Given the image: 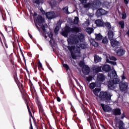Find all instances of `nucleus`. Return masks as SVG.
<instances>
[{"label": "nucleus", "mask_w": 129, "mask_h": 129, "mask_svg": "<svg viewBox=\"0 0 129 129\" xmlns=\"http://www.w3.org/2000/svg\"><path fill=\"white\" fill-rule=\"evenodd\" d=\"M81 31V28L77 27L76 26H74L71 28L68 26H66L64 27V31L61 32V35L63 37H68V33L71 32L72 33H80Z\"/></svg>", "instance_id": "f257e3e1"}, {"label": "nucleus", "mask_w": 129, "mask_h": 129, "mask_svg": "<svg viewBox=\"0 0 129 129\" xmlns=\"http://www.w3.org/2000/svg\"><path fill=\"white\" fill-rule=\"evenodd\" d=\"M111 93L107 92V91H101L100 92L99 94V98L102 101H105V102H110V100H111Z\"/></svg>", "instance_id": "f03ea898"}, {"label": "nucleus", "mask_w": 129, "mask_h": 129, "mask_svg": "<svg viewBox=\"0 0 129 129\" xmlns=\"http://www.w3.org/2000/svg\"><path fill=\"white\" fill-rule=\"evenodd\" d=\"M112 113L113 115H115V116L117 115H121L120 116L118 117V118H119V119H123V118L125 117V114L124 113V112H123L121 114V110H120L119 108H116L114 109H113L112 111Z\"/></svg>", "instance_id": "7ed1b4c3"}, {"label": "nucleus", "mask_w": 129, "mask_h": 129, "mask_svg": "<svg viewBox=\"0 0 129 129\" xmlns=\"http://www.w3.org/2000/svg\"><path fill=\"white\" fill-rule=\"evenodd\" d=\"M27 107L30 115L29 121L30 122V126L29 127V129H34L33 128V124H32V119H31V117H32L35 126L36 127H38V126H37V123H36V118H35V117L33 116V114H32V112H31V109H30V107L29 106V105L27 104Z\"/></svg>", "instance_id": "20e7f679"}, {"label": "nucleus", "mask_w": 129, "mask_h": 129, "mask_svg": "<svg viewBox=\"0 0 129 129\" xmlns=\"http://www.w3.org/2000/svg\"><path fill=\"white\" fill-rule=\"evenodd\" d=\"M27 107L30 115L29 121L30 122V126L29 127V129H34L33 128V124H32V119H31V117H32L35 126L36 127H38V126H37V123H36V118H35V117L33 116V114H32V112H31V109H30V107L29 106V105L27 104Z\"/></svg>", "instance_id": "39448f33"}, {"label": "nucleus", "mask_w": 129, "mask_h": 129, "mask_svg": "<svg viewBox=\"0 0 129 129\" xmlns=\"http://www.w3.org/2000/svg\"><path fill=\"white\" fill-rule=\"evenodd\" d=\"M20 91L22 93V97L24 99V101L25 104H26V106L29 105V96L27 94V92H26V90L25 89H22V90H20Z\"/></svg>", "instance_id": "423d86ee"}, {"label": "nucleus", "mask_w": 129, "mask_h": 129, "mask_svg": "<svg viewBox=\"0 0 129 129\" xmlns=\"http://www.w3.org/2000/svg\"><path fill=\"white\" fill-rule=\"evenodd\" d=\"M5 30L7 33H9L10 36H12V34L13 35V37L15 39H17V35H16V32L14 31V28L12 27H8L6 26Z\"/></svg>", "instance_id": "0eeeda50"}, {"label": "nucleus", "mask_w": 129, "mask_h": 129, "mask_svg": "<svg viewBox=\"0 0 129 129\" xmlns=\"http://www.w3.org/2000/svg\"><path fill=\"white\" fill-rule=\"evenodd\" d=\"M120 90L121 91H126L127 88H128V83L127 82H120L119 85Z\"/></svg>", "instance_id": "6e6552de"}, {"label": "nucleus", "mask_w": 129, "mask_h": 129, "mask_svg": "<svg viewBox=\"0 0 129 129\" xmlns=\"http://www.w3.org/2000/svg\"><path fill=\"white\" fill-rule=\"evenodd\" d=\"M87 117L88 121H89L92 128H94V127H95V123H94V121L92 118V115L91 114H88Z\"/></svg>", "instance_id": "1a4fd4ad"}, {"label": "nucleus", "mask_w": 129, "mask_h": 129, "mask_svg": "<svg viewBox=\"0 0 129 129\" xmlns=\"http://www.w3.org/2000/svg\"><path fill=\"white\" fill-rule=\"evenodd\" d=\"M111 46L114 48L116 50V49H118L119 48V46H120V43L119 42V41H117L114 39H113V40L110 41Z\"/></svg>", "instance_id": "9d476101"}, {"label": "nucleus", "mask_w": 129, "mask_h": 129, "mask_svg": "<svg viewBox=\"0 0 129 129\" xmlns=\"http://www.w3.org/2000/svg\"><path fill=\"white\" fill-rule=\"evenodd\" d=\"M104 15H106V11L100 8L97 10L96 12V16L99 18V17H101V16H104Z\"/></svg>", "instance_id": "9b49d317"}, {"label": "nucleus", "mask_w": 129, "mask_h": 129, "mask_svg": "<svg viewBox=\"0 0 129 129\" xmlns=\"http://www.w3.org/2000/svg\"><path fill=\"white\" fill-rule=\"evenodd\" d=\"M100 106L104 112H110V111H111V108L109 106L105 105L103 103H101Z\"/></svg>", "instance_id": "f8f14e48"}, {"label": "nucleus", "mask_w": 129, "mask_h": 129, "mask_svg": "<svg viewBox=\"0 0 129 129\" xmlns=\"http://www.w3.org/2000/svg\"><path fill=\"white\" fill-rule=\"evenodd\" d=\"M36 22L38 24V25H41V24H43L45 23V19L42 16L39 15L38 17L36 18Z\"/></svg>", "instance_id": "ddd939ff"}, {"label": "nucleus", "mask_w": 129, "mask_h": 129, "mask_svg": "<svg viewBox=\"0 0 129 129\" xmlns=\"http://www.w3.org/2000/svg\"><path fill=\"white\" fill-rule=\"evenodd\" d=\"M97 80L100 82H103L105 80V76L103 74L99 73L97 75Z\"/></svg>", "instance_id": "4468645a"}, {"label": "nucleus", "mask_w": 129, "mask_h": 129, "mask_svg": "<svg viewBox=\"0 0 129 129\" xmlns=\"http://www.w3.org/2000/svg\"><path fill=\"white\" fill-rule=\"evenodd\" d=\"M2 39L3 40V42L5 44L6 48L8 49L9 47L8 46V44H7V41H6V38H5V36H4V34H3V33H2V32L0 31V42L1 44H3V41H2Z\"/></svg>", "instance_id": "2eb2a0df"}, {"label": "nucleus", "mask_w": 129, "mask_h": 129, "mask_svg": "<svg viewBox=\"0 0 129 129\" xmlns=\"http://www.w3.org/2000/svg\"><path fill=\"white\" fill-rule=\"evenodd\" d=\"M108 38L110 42L114 40L113 37H114V33L111 30H109L108 31Z\"/></svg>", "instance_id": "dca6fc26"}, {"label": "nucleus", "mask_w": 129, "mask_h": 129, "mask_svg": "<svg viewBox=\"0 0 129 129\" xmlns=\"http://www.w3.org/2000/svg\"><path fill=\"white\" fill-rule=\"evenodd\" d=\"M102 70L104 72H109L111 70V67L108 64H104L102 66Z\"/></svg>", "instance_id": "f3484780"}, {"label": "nucleus", "mask_w": 129, "mask_h": 129, "mask_svg": "<svg viewBox=\"0 0 129 129\" xmlns=\"http://www.w3.org/2000/svg\"><path fill=\"white\" fill-rule=\"evenodd\" d=\"M82 72L84 75H88L90 73V68L88 66L85 65L84 67V70H82Z\"/></svg>", "instance_id": "a211bd4d"}, {"label": "nucleus", "mask_w": 129, "mask_h": 129, "mask_svg": "<svg viewBox=\"0 0 129 129\" xmlns=\"http://www.w3.org/2000/svg\"><path fill=\"white\" fill-rule=\"evenodd\" d=\"M108 76L110 78V79H114L115 77H117V74H116V71L114 70L111 73L108 74Z\"/></svg>", "instance_id": "6ab92c4d"}, {"label": "nucleus", "mask_w": 129, "mask_h": 129, "mask_svg": "<svg viewBox=\"0 0 129 129\" xmlns=\"http://www.w3.org/2000/svg\"><path fill=\"white\" fill-rule=\"evenodd\" d=\"M29 86L32 93H35V94H37V91H36V89H35V87L34 86L33 83H32V81H31V80H29Z\"/></svg>", "instance_id": "aec40b11"}, {"label": "nucleus", "mask_w": 129, "mask_h": 129, "mask_svg": "<svg viewBox=\"0 0 129 129\" xmlns=\"http://www.w3.org/2000/svg\"><path fill=\"white\" fill-rule=\"evenodd\" d=\"M116 53L117 56H123L125 54V50L123 48H119Z\"/></svg>", "instance_id": "412c9836"}, {"label": "nucleus", "mask_w": 129, "mask_h": 129, "mask_svg": "<svg viewBox=\"0 0 129 129\" xmlns=\"http://www.w3.org/2000/svg\"><path fill=\"white\" fill-rule=\"evenodd\" d=\"M48 37L50 39V40L49 41L50 45H51V46H53V44L55 43V40L53 39V37H54V35L53 34V33L50 32L48 34Z\"/></svg>", "instance_id": "4be33fe9"}, {"label": "nucleus", "mask_w": 129, "mask_h": 129, "mask_svg": "<svg viewBox=\"0 0 129 129\" xmlns=\"http://www.w3.org/2000/svg\"><path fill=\"white\" fill-rule=\"evenodd\" d=\"M95 24L97 27H104V22H102L101 20L98 19L96 20Z\"/></svg>", "instance_id": "5701e85b"}, {"label": "nucleus", "mask_w": 129, "mask_h": 129, "mask_svg": "<svg viewBox=\"0 0 129 129\" xmlns=\"http://www.w3.org/2000/svg\"><path fill=\"white\" fill-rule=\"evenodd\" d=\"M45 16L48 20H52L54 18L53 16V12H47L45 13Z\"/></svg>", "instance_id": "b1692460"}, {"label": "nucleus", "mask_w": 129, "mask_h": 129, "mask_svg": "<svg viewBox=\"0 0 129 129\" xmlns=\"http://www.w3.org/2000/svg\"><path fill=\"white\" fill-rule=\"evenodd\" d=\"M38 106L39 110V112L41 113V114H44V109L43 108V106H42V104L41 103L39 102L38 103Z\"/></svg>", "instance_id": "393cba45"}, {"label": "nucleus", "mask_w": 129, "mask_h": 129, "mask_svg": "<svg viewBox=\"0 0 129 129\" xmlns=\"http://www.w3.org/2000/svg\"><path fill=\"white\" fill-rule=\"evenodd\" d=\"M95 39L97 40V41H100V40H102L103 38V36L101 35V34H95Z\"/></svg>", "instance_id": "a878e982"}, {"label": "nucleus", "mask_w": 129, "mask_h": 129, "mask_svg": "<svg viewBox=\"0 0 129 129\" xmlns=\"http://www.w3.org/2000/svg\"><path fill=\"white\" fill-rule=\"evenodd\" d=\"M113 85H114V83L113 80H110L108 82V87L110 89L113 88Z\"/></svg>", "instance_id": "bb28decb"}, {"label": "nucleus", "mask_w": 129, "mask_h": 129, "mask_svg": "<svg viewBox=\"0 0 129 129\" xmlns=\"http://www.w3.org/2000/svg\"><path fill=\"white\" fill-rule=\"evenodd\" d=\"M100 61H101V57H99L98 55H95L94 61L95 63H98V62H100Z\"/></svg>", "instance_id": "cd10ccee"}, {"label": "nucleus", "mask_w": 129, "mask_h": 129, "mask_svg": "<svg viewBox=\"0 0 129 129\" xmlns=\"http://www.w3.org/2000/svg\"><path fill=\"white\" fill-rule=\"evenodd\" d=\"M78 38L80 42H82L84 39V35L82 33H79L78 35Z\"/></svg>", "instance_id": "c85d7f7f"}, {"label": "nucleus", "mask_w": 129, "mask_h": 129, "mask_svg": "<svg viewBox=\"0 0 129 129\" xmlns=\"http://www.w3.org/2000/svg\"><path fill=\"white\" fill-rule=\"evenodd\" d=\"M106 27L108 30H110L111 29V25L110 24V23L109 22H106L104 23V27Z\"/></svg>", "instance_id": "c756f323"}, {"label": "nucleus", "mask_w": 129, "mask_h": 129, "mask_svg": "<svg viewBox=\"0 0 129 129\" xmlns=\"http://www.w3.org/2000/svg\"><path fill=\"white\" fill-rule=\"evenodd\" d=\"M113 82H114V84H119L120 83V80L117 78H114L113 79Z\"/></svg>", "instance_id": "7c9ffc66"}, {"label": "nucleus", "mask_w": 129, "mask_h": 129, "mask_svg": "<svg viewBox=\"0 0 129 129\" xmlns=\"http://www.w3.org/2000/svg\"><path fill=\"white\" fill-rule=\"evenodd\" d=\"M67 48L68 50H69L70 53L73 52V50L74 51V50H75V46L74 45H72L71 46H67Z\"/></svg>", "instance_id": "2f4dec72"}, {"label": "nucleus", "mask_w": 129, "mask_h": 129, "mask_svg": "<svg viewBox=\"0 0 129 129\" xmlns=\"http://www.w3.org/2000/svg\"><path fill=\"white\" fill-rule=\"evenodd\" d=\"M101 69H102V66L97 67L95 69V73H98L99 72H102V71L101 70Z\"/></svg>", "instance_id": "473e14b6"}, {"label": "nucleus", "mask_w": 129, "mask_h": 129, "mask_svg": "<svg viewBox=\"0 0 129 129\" xmlns=\"http://www.w3.org/2000/svg\"><path fill=\"white\" fill-rule=\"evenodd\" d=\"M99 91H100V89H99L98 88H95L93 90V92L96 96H98V93H99Z\"/></svg>", "instance_id": "72a5a7b5"}, {"label": "nucleus", "mask_w": 129, "mask_h": 129, "mask_svg": "<svg viewBox=\"0 0 129 129\" xmlns=\"http://www.w3.org/2000/svg\"><path fill=\"white\" fill-rule=\"evenodd\" d=\"M91 44H92V46L94 47H98V42H97L94 40L91 41Z\"/></svg>", "instance_id": "f704fd0d"}, {"label": "nucleus", "mask_w": 129, "mask_h": 129, "mask_svg": "<svg viewBox=\"0 0 129 129\" xmlns=\"http://www.w3.org/2000/svg\"><path fill=\"white\" fill-rule=\"evenodd\" d=\"M118 24L119 26L120 27L121 29H124V21H119Z\"/></svg>", "instance_id": "c9c22d12"}, {"label": "nucleus", "mask_w": 129, "mask_h": 129, "mask_svg": "<svg viewBox=\"0 0 129 129\" xmlns=\"http://www.w3.org/2000/svg\"><path fill=\"white\" fill-rule=\"evenodd\" d=\"M89 87L90 89H94L96 87V84L95 83H91L90 84Z\"/></svg>", "instance_id": "e433bc0d"}, {"label": "nucleus", "mask_w": 129, "mask_h": 129, "mask_svg": "<svg viewBox=\"0 0 129 129\" xmlns=\"http://www.w3.org/2000/svg\"><path fill=\"white\" fill-rule=\"evenodd\" d=\"M13 76L15 82H18V81H19V79L18 78V74L17 73H14Z\"/></svg>", "instance_id": "4c0bfd02"}, {"label": "nucleus", "mask_w": 129, "mask_h": 129, "mask_svg": "<svg viewBox=\"0 0 129 129\" xmlns=\"http://www.w3.org/2000/svg\"><path fill=\"white\" fill-rule=\"evenodd\" d=\"M102 43L103 44H107L108 43V39H107V37H105L102 40Z\"/></svg>", "instance_id": "58836bf2"}, {"label": "nucleus", "mask_w": 129, "mask_h": 129, "mask_svg": "<svg viewBox=\"0 0 129 129\" xmlns=\"http://www.w3.org/2000/svg\"><path fill=\"white\" fill-rule=\"evenodd\" d=\"M54 100H50L49 102V107H53V106H54Z\"/></svg>", "instance_id": "ea45409f"}, {"label": "nucleus", "mask_w": 129, "mask_h": 129, "mask_svg": "<svg viewBox=\"0 0 129 129\" xmlns=\"http://www.w3.org/2000/svg\"><path fill=\"white\" fill-rule=\"evenodd\" d=\"M79 22V18H78V17H75V20L74 21V23L75 24V25H77V24H78Z\"/></svg>", "instance_id": "a19ab883"}, {"label": "nucleus", "mask_w": 129, "mask_h": 129, "mask_svg": "<svg viewBox=\"0 0 129 129\" xmlns=\"http://www.w3.org/2000/svg\"><path fill=\"white\" fill-rule=\"evenodd\" d=\"M59 27L58 26H56L54 29V32L55 34H58V32H59Z\"/></svg>", "instance_id": "79ce46f5"}, {"label": "nucleus", "mask_w": 129, "mask_h": 129, "mask_svg": "<svg viewBox=\"0 0 129 129\" xmlns=\"http://www.w3.org/2000/svg\"><path fill=\"white\" fill-rule=\"evenodd\" d=\"M71 55L73 59H74L75 60L77 59V56H76V54H75V53H74V52H71Z\"/></svg>", "instance_id": "37998d69"}, {"label": "nucleus", "mask_w": 129, "mask_h": 129, "mask_svg": "<svg viewBox=\"0 0 129 129\" xmlns=\"http://www.w3.org/2000/svg\"><path fill=\"white\" fill-rule=\"evenodd\" d=\"M84 6V7L85 9H88V8H90L91 4L90 3H88V4H84L83 5Z\"/></svg>", "instance_id": "c03bdc74"}, {"label": "nucleus", "mask_w": 129, "mask_h": 129, "mask_svg": "<svg viewBox=\"0 0 129 129\" xmlns=\"http://www.w3.org/2000/svg\"><path fill=\"white\" fill-rule=\"evenodd\" d=\"M79 46L80 48H81V49H85V48H86V45H85V44L81 43Z\"/></svg>", "instance_id": "a18cd8bd"}, {"label": "nucleus", "mask_w": 129, "mask_h": 129, "mask_svg": "<svg viewBox=\"0 0 129 129\" xmlns=\"http://www.w3.org/2000/svg\"><path fill=\"white\" fill-rule=\"evenodd\" d=\"M62 11H65V13H66V14H69V11H68V7H67L63 8Z\"/></svg>", "instance_id": "49530a36"}, {"label": "nucleus", "mask_w": 129, "mask_h": 129, "mask_svg": "<svg viewBox=\"0 0 129 129\" xmlns=\"http://www.w3.org/2000/svg\"><path fill=\"white\" fill-rule=\"evenodd\" d=\"M87 32L88 34H91L93 32V28H88Z\"/></svg>", "instance_id": "de8ad7c7"}, {"label": "nucleus", "mask_w": 129, "mask_h": 129, "mask_svg": "<svg viewBox=\"0 0 129 129\" xmlns=\"http://www.w3.org/2000/svg\"><path fill=\"white\" fill-rule=\"evenodd\" d=\"M86 80L88 82H90V81H91V80H92V76L87 77L86 78Z\"/></svg>", "instance_id": "09e8293b"}, {"label": "nucleus", "mask_w": 129, "mask_h": 129, "mask_svg": "<svg viewBox=\"0 0 129 129\" xmlns=\"http://www.w3.org/2000/svg\"><path fill=\"white\" fill-rule=\"evenodd\" d=\"M110 60H112L113 61H116L117 60V58L115 56H110Z\"/></svg>", "instance_id": "8fccbe9b"}, {"label": "nucleus", "mask_w": 129, "mask_h": 129, "mask_svg": "<svg viewBox=\"0 0 129 129\" xmlns=\"http://www.w3.org/2000/svg\"><path fill=\"white\" fill-rule=\"evenodd\" d=\"M38 69H40V68L42 69L43 68V66L42 65V63L41 62L39 61L37 63Z\"/></svg>", "instance_id": "3c124183"}, {"label": "nucleus", "mask_w": 129, "mask_h": 129, "mask_svg": "<svg viewBox=\"0 0 129 129\" xmlns=\"http://www.w3.org/2000/svg\"><path fill=\"white\" fill-rule=\"evenodd\" d=\"M122 20H125V19H126V14L125 13L122 14Z\"/></svg>", "instance_id": "603ef678"}, {"label": "nucleus", "mask_w": 129, "mask_h": 129, "mask_svg": "<svg viewBox=\"0 0 129 129\" xmlns=\"http://www.w3.org/2000/svg\"><path fill=\"white\" fill-rule=\"evenodd\" d=\"M79 65L81 67H82V66H83L84 67L85 66L84 62L83 61H80V63H79Z\"/></svg>", "instance_id": "864d4df0"}, {"label": "nucleus", "mask_w": 129, "mask_h": 129, "mask_svg": "<svg viewBox=\"0 0 129 129\" xmlns=\"http://www.w3.org/2000/svg\"><path fill=\"white\" fill-rule=\"evenodd\" d=\"M74 51H75V53H78L79 54H80L81 53L80 49L78 48H75V50H74Z\"/></svg>", "instance_id": "5fc2aeb1"}, {"label": "nucleus", "mask_w": 129, "mask_h": 129, "mask_svg": "<svg viewBox=\"0 0 129 129\" xmlns=\"http://www.w3.org/2000/svg\"><path fill=\"white\" fill-rule=\"evenodd\" d=\"M43 32H44V33H46V29L45 28V25L42 24L41 25V27Z\"/></svg>", "instance_id": "6e6d98bb"}, {"label": "nucleus", "mask_w": 129, "mask_h": 129, "mask_svg": "<svg viewBox=\"0 0 129 129\" xmlns=\"http://www.w3.org/2000/svg\"><path fill=\"white\" fill-rule=\"evenodd\" d=\"M63 67L66 68V69H67V70H69V66H68V64L64 63L63 64Z\"/></svg>", "instance_id": "4d7b16f0"}, {"label": "nucleus", "mask_w": 129, "mask_h": 129, "mask_svg": "<svg viewBox=\"0 0 129 129\" xmlns=\"http://www.w3.org/2000/svg\"><path fill=\"white\" fill-rule=\"evenodd\" d=\"M17 85H18V87H20V86H23V84H22L20 81H17V82H15Z\"/></svg>", "instance_id": "13d9d810"}, {"label": "nucleus", "mask_w": 129, "mask_h": 129, "mask_svg": "<svg viewBox=\"0 0 129 129\" xmlns=\"http://www.w3.org/2000/svg\"><path fill=\"white\" fill-rule=\"evenodd\" d=\"M121 80H124L125 79H126V78L125 76H124V73H123V74L121 76Z\"/></svg>", "instance_id": "bf43d9fd"}, {"label": "nucleus", "mask_w": 129, "mask_h": 129, "mask_svg": "<svg viewBox=\"0 0 129 129\" xmlns=\"http://www.w3.org/2000/svg\"><path fill=\"white\" fill-rule=\"evenodd\" d=\"M82 5H84V4H86L87 3V0H80Z\"/></svg>", "instance_id": "052dcab7"}, {"label": "nucleus", "mask_w": 129, "mask_h": 129, "mask_svg": "<svg viewBox=\"0 0 129 129\" xmlns=\"http://www.w3.org/2000/svg\"><path fill=\"white\" fill-rule=\"evenodd\" d=\"M21 54L23 56L24 61L25 62V63H26V58H25V55H24V53L23 52V51H21Z\"/></svg>", "instance_id": "680f3d73"}, {"label": "nucleus", "mask_w": 129, "mask_h": 129, "mask_svg": "<svg viewBox=\"0 0 129 129\" xmlns=\"http://www.w3.org/2000/svg\"><path fill=\"white\" fill-rule=\"evenodd\" d=\"M33 3L34 4H36V5H40L41 2H40V0H35Z\"/></svg>", "instance_id": "e2e57ef3"}, {"label": "nucleus", "mask_w": 129, "mask_h": 129, "mask_svg": "<svg viewBox=\"0 0 129 129\" xmlns=\"http://www.w3.org/2000/svg\"><path fill=\"white\" fill-rule=\"evenodd\" d=\"M40 11L42 15H46V12L43 10V8H41Z\"/></svg>", "instance_id": "0e129e2a"}, {"label": "nucleus", "mask_w": 129, "mask_h": 129, "mask_svg": "<svg viewBox=\"0 0 129 129\" xmlns=\"http://www.w3.org/2000/svg\"><path fill=\"white\" fill-rule=\"evenodd\" d=\"M110 64H111V65H113L114 66H115V65H116V62L113 61H110Z\"/></svg>", "instance_id": "69168bd1"}, {"label": "nucleus", "mask_w": 129, "mask_h": 129, "mask_svg": "<svg viewBox=\"0 0 129 129\" xmlns=\"http://www.w3.org/2000/svg\"><path fill=\"white\" fill-rule=\"evenodd\" d=\"M56 100L58 102H61V98H60L59 97H56Z\"/></svg>", "instance_id": "338daca9"}, {"label": "nucleus", "mask_w": 129, "mask_h": 129, "mask_svg": "<svg viewBox=\"0 0 129 129\" xmlns=\"http://www.w3.org/2000/svg\"><path fill=\"white\" fill-rule=\"evenodd\" d=\"M34 70L35 73H37V66H34Z\"/></svg>", "instance_id": "774afa93"}]
</instances>
